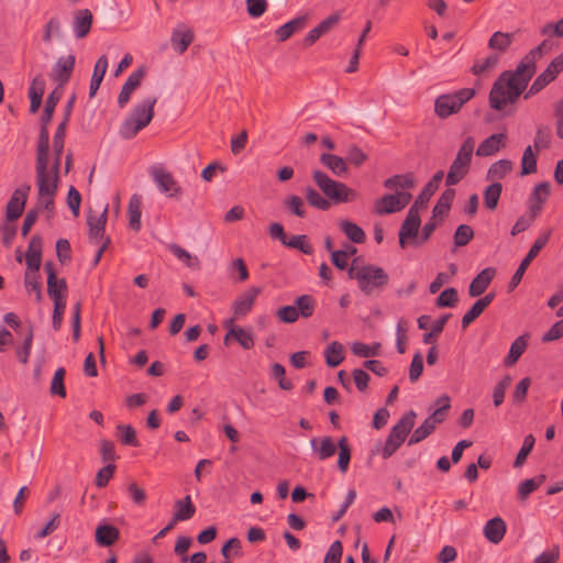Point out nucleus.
Returning a JSON list of instances; mask_svg holds the SVG:
<instances>
[{
	"instance_id": "obj_1",
	"label": "nucleus",
	"mask_w": 563,
	"mask_h": 563,
	"mask_svg": "<svg viewBox=\"0 0 563 563\" xmlns=\"http://www.w3.org/2000/svg\"><path fill=\"white\" fill-rule=\"evenodd\" d=\"M550 47V44L543 41L522 58L515 73L505 71L498 77L489 93V103L493 109L503 110L508 103H514L518 99L534 74L536 62Z\"/></svg>"
},
{
	"instance_id": "obj_2",
	"label": "nucleus",
	"mask_w": 563,
	"mask_h": 563,
	"mask_svg": "<svg viewBox=\"0 0 563 563\" xmlns=\"http://www.w3.org/2000/svg\"><path fill=\"white\" fill-rule=\"evenodd\" d=\"M49 134L45 128L41 129L37 154H36V186L38 191L37 207L52 214L54 210V199L58 189V159L49 164L48 159Z\"/></svg>"
},
{
	"instance_id": "obj_3",
	"label": "nucleus",
	"mask_w": 563,
	"mask_h": 563,
	"mask_svg": "<svg viewBox=\"0 0 563 563\" xmlns=\"http://www.w3.org/2000/svg\"><path fill=\"white\" fill-rule=\"evenodd\" d=\"M347 273L365 295L380 292L389 280L388 274L382 267L365 263L361 258H353Z\"/></svg>"
},
{
	"instance_id": "obj_4",
	"label": "nucleus",
	"mask_w": 563,
	"mask_h": 563,
	"mask_svg": "<svg viewBox=\"0 0 563 563\" xmlns=\"http://www.w3.org/2000/svg\"><path fill=\"white\" fill-rule=\"evenodd\" d=\"M156 102V97H146L140 101L122 122L120 126V135L123 139L129 140L147 126L154 117V107Z\"/></svg>"
},
{
	"instance_id": "obj_5",
	"label": "nucleus",
	"mask_w": 563,
	"mask_h": 563,
	"mask_svg": "<svg viewBox=\"0 0 563 563\" xmlns=\"http://www.w3.org/2000/svg\"><path fill=\"white\" fill-rule=\"evenodd\" d=\"M313 180L320 190L335 203L350 202L357 199V192L349 188L345 184L330 178L327 174L314 170Z\"/></svg>"
},
{
	"instance_id": "obj_6",
	"label": "nucleus",
	"mask_w": 563,
	"mask_h": 563,
	"mask_svg": "<svg viewBox=\"0 0 563 563\" xmlns=\"http://www.w3.org/2000/svg\"><path fill=\"white\" fill-rule=\"evenodd\" d=\"M475 147V141L468 136L460 147L446 176V185L457 184L467 173Z\"/></svg>"
},
{
	"instance_id": "obj_7",
	"label": "nucleus",
	"mask_w": 563,
	"mask_h": 563,
	"mask_svg": "<svg viewBox=\"0 0 563 563\" xmlns=\"http://www.w3.org/2000/svg\"><path fill=\"white\" fill-rule=\"evenodd\" d=\"M474 93V89L464 88L453 95L439 96L435 100L434 111L440 118H448L456 113Z\"/></svg>"
},
{
	"instance_id": "obj_8",
	"label": "nucleus",
	"mask_w": 563,
	"mask_h": 563,
	"mask_svg": "<svg viewBox=\"0 0 563 563\" xmlns=\"http://www.w3.org/2000/svg\"><path fill=\"white\" fill-rule=\"evenodd\" d=\"M420 209L411 207L399 231V244L405 249L409 244L418 245V231L420 228Z\"/></svg>"
},
{
	"instance_id": "obj_9",
	"label": "nucleus",
	"mask_w": 563,
	"mask_h": 563,
	"mask_svg": "<svg viewBox=\"0 0 563 563\" xmlns=\"http://www.w3.org/2000/svg\"><path fill=\"white\" fill-rule=\"evenodd\" d=\"M411 200V194L408 191H396L385 195L377 199L374 210L377 214H389L402 210Z\"/></svg>"
},
{
	"instance_id": "obj_10",
	"label": "nucleus",
	"mask_w": 563,
	"mask_h": 563,
	"mask_svg": "<svg viewBox=\"0 0 563 563\" xmlns=\"http://www.w3.org/2000/svg\"><path fill=\"white\" fill-rule=\"evenodd\" d=\"M235 319H225L223 327L227 329L224 344L229 345L232 341L239 343L244 350L254 347V334L251 329H244L234 323Z\"/></svg>"
},
{
	"instance_id": "obj_11",
	"label": "nucleus",
	"mask_w": 563,
	"mask_h": 563,
	"mask_svg": "<svg viewBox=\"0 0 563 563\" xmlns=\"http://www.w3.org/2000/svg\"><path fill=\"white\" fill-rule=\"evenodd\" d=\"M150 175L152 176L159 191L167 197H176L180 192L178 183L163 166H152L150 168Z\"/></svg>"
},
{
	"instance_id": "obj_12",
	"label": "nucleus",
	"mask_w": 563,
	"mask_h": 563,
	"mask_svg": "<svg viewBox=\"0 0 563 563\" xmlns=\"http://www.w3.org/2000/svg\"><path fill=\"white\" fill-rule=\"evenodd\" d=\"M549 239H550V232H544V233L540 234L539 238L536 240V242L531 246L530 251L528 252L527 256L520 263L518 269L516 271V273L514 274V276L511 278V285L514 287L520 283L526 269L528 268V266L530 265L532 260L538 256L539 252L548 243Z\"/></svg>"
},
{
	"instance_id": "obj_13",
	"label": "nucleus",
	"mask_w": 563,
	"mask_h": 563,
	"mask_svg": "<svg viewBox=\"0 0 563 563\" xmlns=\"http://www.w3.org/2000/svg\"><path fill=\"white\" fill-rule=\"evenodd\" d=\"M310 448L317 460L325 461L336 453L338 442L335 443L329 435L312 438L310 440Z\"/></svg>"
},
{
	"instance_id": "obj_14",
	"label": "nucleus",
	"mask_w": 563,
	"mask_h": 563,
	"mask_svg": "<svg viewBox=\"0 0 563 563\" xmlns=\"http://www.w3.org/2000/svg\"><path fill=\"white\" fill-rule=\"evenodd\" d=\"M30 189L31 187L25 185L14 190L7 206L9 221H14L22 214Z\"/></svg>"
},
{
	"instance_id": "obj_15",
	"label": "nucleus",
	"mask_w": 563,
	"mask_h": 563,
	"mask_svg": "<svg viewBox=\"0 0 563 563\" xmlns=\"http://www.w3.org/2000/svg\"><path fill=\"white\" fill-rule=\"evenodd\" d=\"M75 66V56H62L52 69L51 77L58 82L56 88L62 90L63 86L68 81Z\"/></svg>"
},
{
	"instance_id": "obj_16",
	"label": "nucleus",
	"mask_w": 563,
	"mask_h": 563,
	"mask_svg": "<svg viewBox=\"0 0 563 563\" xmlns=\"http://www.w3.org/2000/svg\"><path fill=\"white\" fill-rule=\"evenodd\" d=\"M144 76L145 70L143 68H139L130 74L118 96V106L120 108H124L126 106L133 91L140 86Z\"/></svg>"
},
{
	"instance_id": "obj_17",
	"label": "nucleus",
	"mask_w": 563,
	"mask_h": 563,
	"mask_svg": "<svg viewBox=\"0 0 563 563\" xmlns=\"http://www.w3.org/2000/svg\"><path fill=\"white\" fill-rule=\"evenodd\" d=\"M507 136L504 133H496L485 139L477 147L476 155L486 157L498 153L506 145Z\"/></svg>"
},
{
	"instance_id": "obj_18",
	"label": "nucleus",
	"mask_w": 563,
	"mask_h": 563,
	"mask_svg": "<svg viewBox=\"0 0 563 563\" xmlns=\"http://www.w3.org/2000/svg\"><path fill=\"white\" fill-rule=\"evenodd\" d=\"M95 539L100 547H111L120 539V530L103 521L96 528Z\"/></svg>"
},
{
	"instance_id": "obj_19",
	"label": "nucleus",
	"mask_w": 563,
	"mask_h": 563,
	"mask_svg": "<svg viewBox=\"0 0 563 563\" xmlns=\"http://www.w3.org/2000/svg\"><path fill=\"white\" fill-rule=\"evenodd\" d=\"M506 530L507 527L504 519L500 517H494L485 523L483 532L489 542L497 544L504 539Z\"/></svg>"
},
{
	"instance_id": "obj_20",
	"label": "nucleus",
	"mask_w": 563,
	"mask_h": 563,
	"mask_svg": "<svg viewBox=\"0 0 563 563\" xmlns=\"http://www.w3.org/2000/svg\"><path fill=\"white\" fill-rule=\"evenodd\" d=\"M496 271L492 267L483 269L471 283L470 285V295L472 297H477L482 295L490 282L493 280Z\"/></svg>"
},
{
	"instance_id": "obj_21",
	"label": "nucleus",
	"mask_w": 563,
	"mask_h": 563,
	"mask_svg": "<svg viewBox=\"0 0 563 563\" xmlns=\"http://www.w3.org/2000/svg\"><path fill=\"white\" fill-rule=\"evenodd\" d=\"M42 240L35 235L31 239L26 252V264L29 271L36 273L41 266Z\"/></svg>"
},
{
	"instance_id": "obj_22",
	"label": "nucleus",
	"mask_w": 563,
	"mask_h": 563,
	"mask_svg": "<svg viewBox=\"0 0 563 563\" xmlns=\"http://www.w3.org/2000/svg\"><path fill=\"white\" fill-rule=\"evenodd\" d=\"M45 271L47 272V288L48 295L52 299H57L58 297H65L66 292V283L64 279H58L52 264L45 265Z\"/></svg>"
},
{
	"instance_id": "obj_23",
	"label": "nucleus",
	"mask_w": 563,
	"mask_h": 563,
	"mask_svg": "<svg viewBox=\"0 0 563 563\" xmlns=\"http://www.w3.org/2000/svg\"><path fill=\"white\" fill-rule=\"evenodd\" d=\"M260 292L261 288L252 287L249 290H246L243 295H241L234 303V313L240 316L249 313Z\"/></svg>"
},
{
	"instance_id": "obj_24",
	"label": "nucleus",
	"mask_w": 563,
	"mask_h": 563,
	"mask_svg": "<svg viewBox=\"0 0 563 563\" xmlns=\"http://www.w3.org/2000/svg\"><path fill=\"white\" fill-rule=\"evenodd\" d=\"M92 14L88 9L78 10L74 14V32L77 37H85L91 27Z\"/></svg>"
},
{
	"instance_id": "obj_25",
	"label": "nucleus",
	"mask_w": 563,
	"mask_h": 563,
	"mask_svg": "<svg viewBox=\"0 0 563 563\" xmlns=\"http://www.w3.org/2000/svg\"><path fill=\"white\" fill-rule=\"evenodd\" d=\"M551 192V186L549 183H541L537 185L531 195V212L533 216H537L541 209L548 197Z\"/></svg>"
},
{
	"instance_id": "obj_26",
	"label": "nucleus",
	"mask_w": 563,
	"mask_h": 563,
	"mask_svg": "<svg viewBox=\"0 0 563 563\" xmlns=\"http://www.w3.org/2000/svg\"><path fill=\"white\" fill-rule=\"evenodd\" d=\"M443 178V173L438 172L433 178L427 184L422 192L419 195V197L416 199L413 207L423 210L427 207V203L431 196L437 191L440 181Z\"/></svg>"
},
{
	"instance_id": "obj_27",
	"label": "nucleus",
	"mask_w": 563,
	"mask_h": 563,
	"mask_svg": "<svg viewBox=\"0 0 563 563\" xmlns=\"http://www.w3.org/2000/svg\"><path fill=\"white\" fill-rule=\"evenodd\" d=\"M514 40L512 33H506L497 31L493 33L490 38L488 40V47L494 51V53L500 55L504 54L508 47L511 45Z\"/></svg>"
},
{
	"instance_id": "obj_28",
	"label": "nucleus",
	"mask_w": 563,
	"mask_h": 563,
	"mask_svg": "<svg viewBox=\"0 0 563 563\" xmlns=\"http://www.w3.org/2000/svg\"><path fill=\"white\" fill-rule=\"evenodd\" d=\"M437 409L427 417V419L434 426L442 423L448 416L451 408V399L448 395H442L435 400Z\"/></svg>"
},
{
	"instance_id": "obj_29",
	"label": "nucleus",
	"mask_w": 563,
	"mask_h": 563,
	"mask_svg": "<svg viewBox=\"0 0 563 563\" xmlns=\"http://www.w3.org/2000/svg\"><path fill=\"white\" fill-rule=\"evenodd\" d=\"M108 206L104 207L100 216H89L88 225L90 239L98 241L103 238L104 227L107 223Z\"/></svg>"
},
{
	"instance_id": "obj_30",
	"label": "nucleus",
	"mask_w": 563,
	"mask_h": 563,
	"mask_svg": "<svg viewBox=\"0 0 563 563\" xmlns=\"http://www.w3.org/2000/svg\"><path fill=\"white\" fill-rule=\"evenodd\" d=\"M194 40V34L189 29L178 27L172 34V44L174 48L183 54Z\"/></svg>"
},
{
	"instance_id": "obj_31",
	"label": "nucleus",
	"mask_w": 563,
	"mask_h": 563,
	"mask_svg": "<svg viewBox=\"0 0 563 563\" xmlns=\"http://www.w3.org/2000/svg\"><path fill=\"white\" fill-rule=\"evenodd\" d=\"M417 413L413 410L407 411L398 422L391 428L390 433L398 435L406 440L408 433L415 426Z\"/></svg>"
},
{
	"instance_id": "obj_32",
	"label": "nucleus",
	"mask_w": 563,
	"mask_h": 563,
	"mask_svg": "<svg viewBox=\"0 0 563 563\" xmlns=\"http://www.w3.org/2000/svg\"><path fill=\"white\" fill-rule=\"evenodd\" d=\"M320 161L325 167H328L336 176H343L347 172L346 161L340 156L323 153L320 156Z\"/></svg>"
},
{
	"instance_id": "obj_33",
	"label": "nucleus",
	"mask_w": 563,
	"mask_h": 563,
	"mask_svg": "<svg viewBox=\"0 0 563 563\" xmlns=\"http://www.w3.org/2000/svg\"><path fill=\"white\" fill-rule=\"evenodd\" d=\"M339 456H338V468L341 473H345L349 468L351 456H352V449L349 443V439L345 435H342L338 440V450Z\"/></svg>"
},
{
	"instance_id": "obj_34",
	"label": "nucleus",
	"mask_w": 563,
	"mask_h": 563,
	"mask_svg": "<svg viewBox=\"0 0 563 563\" xmlns=\"http://www.w3.org/2000/svg\"><path fill=\"white\" fill-rule=\"evenodd\" d=\"M168 250L180 261L183 262L188 268L190 269H199L200 268V261L195 255L183 249L181 246L177 244H169Z\"/></svg>"
},
{
	"instance_id": "obj_35",
	"label": "nucleus",
	"mask_w": 563,
	"mask_h": 563,
	"mask_svg": "<svg viewBox=\"0 0 563 563\" xmlns=\"http://www.w3.org/2000/svg\"><path fill=\"white\" fill-rule=\"evenodd\" d=\"M175 508H176V511L174 512L175 520H181V521L189 520L190 518H192V516L196 512V507L192 504L191 497L189 495H187L183 499L176 500Z\"/></svg>"
},
{
	"instance_id": "obj_36",
	"label": "nucleus",
	"mask_w": 563,
	"mask_h": 563,
	"mask_svg": "<svg viewBox=\"0 0 563 563\" xmlns=\"http://www.w3.org/2000/svg\"><path fill=\"white\" fill-rule=\"evenodd\" d=\"M324 356L329 367L339 366L344 361L343 345L338 341L331 342L324 351Z\"/></svg>"
},
{
	"instance_id": "obj_37",
	"label": "nucleus",
	"mask_w": 563,
	"mask_h": 563,
	"mask_svg": "<svg viewBox=\"0 0 563 563\" xmlns=\"http://www.w3.org/2000/svg\"><path fill=\"white\" fill-rule=\"evenodd\" d=\"M384 186L388 189L395 190V192L407 191V189H410L415 186V180L410 174L396 175L385 180Z\"/></svg>"
},
{
	"instance_id": "obj_38",
	"label": "nucleus",
	"mask_w": 563,
	"mask_h": 563,
	"mask_svg": "<svg viewBox=\"0 0 563 563\" xmlns=\"http://www.w3.org/2000/svg\"><path fill=\"white\" fill-rule=\"evenodd\" d=\"M339 225L350 241L354 243H363L365 241V232L356 223L350 220H341Z\"/></svg>"
},
{
	"instance_id": "obj_39",
	"label": "nucleus",
	"mask_w": 563,
	"mask_h": 563,
	"mask_svg": "<svg viewBox=\"0 0 563 563\" xmlns=\"http://www.w3.org/2000/svg\"><path fill=\"white\" fill-rule=\"evenodd\" d=\"M527 349V340L523 335L518 336L510 346L508 355L504 360L505 366H512Z\"/></svg>"
},
{
	"instance_id": "obj_40",
	"label": "nucleus",
	"mask_w": 563,
	"mask_h": 563,
	"mask_svg": "<svg viewBox=\"0 0 563 563\" xmlns=\"http://www.w3.org/2000/svg\"><path fill=\"white\" fill-rule=\"evenodd\" d=\"M129 225L131 229L139 231L141 228V198L133 195L128 208Z\"/></svg>"
},
{
	"instance_id": "obj_41",
	"label": "nucleus",
	"mask_w": 563,
	"mask_h": 563,
	"mask_svg": "<svg viewBox=\"0 0 563 563\" xmlns=\"http://www.w3.org/2000/svg\"><path fill=\"white\" fill-rule=\"evenodd\" d=\"M545 481V475H539L534 478H529L520 483L518 487V499L525 501L530 494L537 490Z\"/></svg>"
},
{
	"instance_id": "obj_42",
	"label": "nucleus",
	"mask_w": 563,
	"mask_h": 563,
	"mask_svg": "<svg viewBox=\"0 0 563 563\" xmlns=\"http://www.w3.org/2000/svg\"><path fill=\"white\" fill-rule=\"evenodd\" d=\"M305 22L306 18L300 16L285 23L276 31L278 40L286 41L296 31H299L303 26Z\"/></svg>"
},
{
	"instance_id": "obj_43",
	"label": "nucleus",
	"mask_w": 563,
	"mask_h": 563,
	"mask_svg": "<svg viewBox=\"0 0 563 563\" xmlns=\"http://www.w3.org/2000/svg\"><path fill=\"white\" fill-rule=\"evenodd\" d=\"M498 62H499V55L496 53H493L485 58L476 59L472 67V71L475 75H482L484 73H487V71L494 69L497 66Z\"/></svg>"
},
{
	"instance_id": "obj_44",
	"label": "nucleus",
	"mask_w": 563,
	"mask_h": 563,
	"mask_svg": "<svg viewBox=\"0 0 563 563\" xmlns=\"http://www.w3.org/2000/svg\"><path fill=\"white\" fill-rule=\"evenodd\" d=\"M454 190L448 189L440 197L438 203L433 208V219L442 218L450 209L454 198Z\"/></svg>"
},
{
	"instance_id": "obj_45",
	"label": "nucleus",
	"mask_w": 563,
	"mask_h": 563,
	"mask_svg": "<svg viewBox=\"0 0 563 563\" xmlns=\"http://www.w3.org/2000/svg\"><path fill=\"white\" fill-rule=\"evenodd\" d=\"M380 343L376 342L372 345H367L363 342H354L351 345V351L358 357H369L379 355Z\"/></svg>"
},
{
	"instance_id": "obj_46",
	"label": "nucleus",
	"mask_w": 563,
	"mask_h": 563,
	"mask_svg": "<svg viewBox=\"0 0 563 563\" xmlns=\"http://www.w3.org/2000/svg\"><path fill=\"white\" fill-rule=\"evenodd\" d=\"M434 429L435 427L426 418L424 421L412 432L409 438L408 445H413L423 441L434 431Z\"/></svg>"
},
{
	"instance_id": "obj_47",
	"label": "nucleus",
	"mask_w": 563,
	"mask_h": 563,
	"mask_svg": "<svg viewBox=\"0 0 563 563\" xmlns=\"http://www.w3.org/2000/svg\"><path fill=\"white\" fill-rule=\"evenodd\" d=\"M117 430L120 433V442L123 445H130L134 448L140 446V442L136 438V431L131 424H119Z\"/></svg>"
},
{
	"instance_id": "obj_48",
	"label": "nucleus",
	"mask_w": 563,
	"mask_h": 563,
	"mask_svg": "<svg viewBox=\"0 0 563 563\" xmlns=\"http://www.w3.org/2000/svg\"><path fill=\"white\" fill-rule=\"evenodd\" d=\"M60 97H62V90L59 88H55L48 96V98L46 100V104H45V111H44V114L42 118L43 123H44L42 129L45 128L47 130L46 123H48L51 121L52 115L55 110V107L57 106Z\"/></svg>"
},
{
	"instance_id": "obj_49",
	"label": "nucleus",
	"mask_w": 563,
	"mask_h": 563,
	"mask_svg": "<svg viewBox=\"0 0 563 563\" xmlns=\"http://www.w3.org/2000/svg\"><path fill=\"white\" fill-rule=\"evenodd\" d=\"M512 168V163L508 159H500L494 163L488 169V178L498 180L504 178Z\"/></svg>"
},
{
	"instance_id": "obj_50",
	"label": "nucleus",
	"mask_w": 563,
	"mask_h": 563,
	"mask_svg": "<svg viewBox=\"0 0 563 563\" xmlns=\"http://www.w3.org/2000/svg\"><path fill=\"white\" fill-rule=\"evenodd\" d=\"M66 371L64 367H59L55 371L49 391L52 395H57L62 398L66 397V388L64 385V378H65Z\"/></svg>"
},
{
	"instance_id": "obj_51",
	"label": "nucleus",
	"mask_w": 563,
	"mask_h": 563,
	"mask_svg": "<svg viewBox=\"0 0 563 563\" xmlns=\"http://www.w3.org/2000/svg\"><path fill=\"white\" fill-rule=\"evenodd\" d=\"M66 123L67 118L58 125L53 140L54 161L58 159V165H60V155L64 150Z\"/></svg>"
},
{
	"instance_id": "obj_52",
	"label": "nucleus",
	"mask_w": 563,
	"mask_h": 563,
	"mask_svg": "<svg viewBox=\"0 0 563 563\" xmlns=\"http://www.w3.org/2000/svg\"><path fill=\"white\" fill-rule=\"evenodd\" d=\"M534 443L536 439L532 434H528L525 437L522 446L519 450L514 463L515 467H520L526 462L528 455L530 454L534 446Z\"/></svg>"
},
{
	"instance_id": "obj_53",
	"label": "nucleus",
	"mask_w": 563,
	"mask_h": 563,
	"mask_svg": "<svg viewBox=\"0 0 563 563\" xmlns=\"http://www.w3.org/2000/svg\"><path fill=\"white\" fill-rule=\"evenodd\" d=\"M33 343V328L31 325L26 327V333L23 340L22 349L16 351V356L22 364H26L29 362L31 349Z\"/></svg>"
},
{
	"instance_id": "obj_54",
	"label": "nucleus",
	"mask_w": 563,
	"mask_h": 563,
	"mask_svg": "<svg viewBox=\"0 0 563 563\" xmlns=\"http://www.w3.org/2000/svg\"><path fill=\"white\" fill-rule=\"evenodd\" d=\"M501 194V185L499 183H494L488 186L484 192V201L487 208L495 209L497 207L498 200Z\"/></svg>"
},
{
	"instance_id": "obj_55",
	"label": "nucleus",
	"mask_w": 563,
	"mask_h": 563,
	"mask_svg": "<svg viewBox=\"0 0 563 563\" xmlns=\"http://www.w3.org/2000/svg\"><path fill=\"white\" fill-rule=\"evenodd\" d=\"M512 378L506 375L495 387L493 391V401L495 407H499L505 399L506 389L511 385Z\"/></svg>"
},
{
	"instance_id": "obj_56",
	"label": "nucleus",
	"mask_w": 563,
	"mask_h": 563,
	"mask_svg": "<svg viewBox=\"0 0 563 563\" xmlns=\"http://www.w3.org/2000/svg\"><path fill=\"white\" fill-rule=\"evenodd\" d=\"M521 168L522 175L532 174L537 169V158L531 146L526 147V150L523 151V155L521 158Z\"/></svg>"
},
{
	"instance_id": "obj_57",
	"label": "nucleus",
	"mask_w": 563,
	"mask_h": 563,
	"mask_svg": "<svg viewBox=\"0 0 563 563\" xmlns=\"http://www.w3.org/2000/svg\"><path fill=\"white\" fill-rule=\"evenodd\" d=\"M404 442L405 439L389 432L382 450V456L384 459L390 457Z\"/></svg>"
},
{
	"instance_id": "obj_58",
	"label": "nucleus",
	"mask_w": 563,
	"mask_h": 563,
	"mask_svg": "<svg viewBox=\"0 0 563 563\" xmlns=\"http://www.w3.org/2000/svg\"><path fill=\"white\" fill-rule=\"evenodd\" d=\"M115 470L117 466L113 463H109L104 467L100 468L96 475L95 485L99 488L106 487L112 478Z\"/></svg>"
},
{
	"instance_id": "obj_59",
	"label": "nucleus",
	"mask_w": 563,
	"mask_h": 563,
	"mask_svg": "<svg viewBox=\"0 0 563 563\" xmlns=\"http://www.w3.org/2000/svg\"><path fill=\"white\" fill-rule=\"evenodd\" d=\"M297 313L301 317H310L313 313L314 300L309 295H302L296 300Z\"/></svg>"
},
{
	"instance_id": "obj_60",
	"label": "nucleus",
	"mask_w": 563,
	"mask_h": 563,
	"mask_svg": "<svg viewBox=\"0 0 563 563\" xmlns=\"http://www.w3.org/2000/svg\"><path fill=\"white\" fill-rule=\"evenodd\" d=\"M284 244L292 249H298L305 254H310L312 252V247L306 235H294L284 240Z\"/></svg>"
},
{
	"instance_id": "obj_61",
	"label": "nucleus",
	"mask_w": 563,
	"mask_h": 563,
	"mask_svg": "<svg viewBox=\"0 0 563 563\" xmlns=\"http://www.w3.org/2000/svg\"><path fill=\"white\" fill-rule=\"evenodd\" d=\"M306 199L311 206L321 210H327L330 207V202L312 188L306 190Z\"/></svg>"
},
{
	"instance_id": "obj_62",
	"label": "nucleus",
	"mask_w": 563,
	"mask_h": 563,
	"mask_svg": "<svg viewBox=\"0 0 563 563\" xmlns=\"http://www.w3.org/2000/svg\"><path fill=\"white\" fill-rule=\"evenodd\" d=\"M474 233L471 227L461 224L454 234V243L456 246L466 245L473 238Z\"/></svg>"
},
{
	"instance_id": "obj_63",
	"label": "nucleus",
	"mask_w": 563,
	"mask_h": 563,
	"mask_svg": "<svg viewBox=\"0 0 563 563\" xmlns=\"http://www.w3.org/2000/svg\"><path fill=\"white\" fill-rule=\"evenodd\" d=\"M342 553H343L342 543H341V541L336 540L330 545V548L324 556L323 562L341 563Z\"/></svg>"
},
{
	"instance_id": "obj_64",
	"label": "nucleus",
	"mask_w": 563,
	"mask_h": 563,
	"mask_svg": "<svg viewBox=\"0 0 563 563\" xmlns=\"http://www.w3.org/2000/svg\"><path fill=\"white\" fill-rule=\"evenodd\" d=\"M561 338H563V319H560L559 321H556L551 327V329L542 335L541 341L544 343H548V342L556 341Z\"/></svg>"
}]
</instances>
